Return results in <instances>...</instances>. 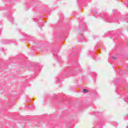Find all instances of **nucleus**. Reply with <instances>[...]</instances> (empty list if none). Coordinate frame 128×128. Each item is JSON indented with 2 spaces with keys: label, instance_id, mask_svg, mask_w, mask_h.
Returning <instances> with one entry per match:
<instances>
[{
  "label": "nucleus",
  "instance_id": "f257e3e1",
  "mask_svg": "<svg viewBox=\"0 0 128 128\" xmlns=\"http://www.w3.org/2000/svg\"><path fill=\"white\" fill-rule=\"evenodd\" d=\"M83 92H84V93L88 92V90H86V89H84V90H83Z\"/></svg>",
  "mask_w": 128,
  "mask_h": 128
},
{
  "label": "nucleus",
  "instance_id": "f03ea898",
  "mask_svg": "<svg viewBox=\"0 0 128 128\" xmlns=\"http://www.w3.org/2000/svg\"><path fill=\"white\" fill-rule=\"evenodd\" d=\"M113 58L115 59V58H116V57H113Z\"/></svg>",
  "mask_w": 128,
  "mask_h": 128
}]
</instances>
